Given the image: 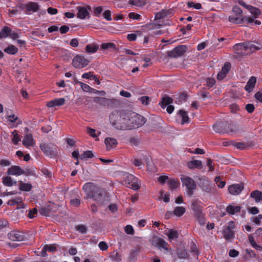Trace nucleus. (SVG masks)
<instances>
[{"mask_svg":"<svg viewBox=\"0 0 262 262\" xmlns=\"http://www.w3.org/2000/svg\"><path fill=\"white\" fill-rule=\"evenodd\" d=\"M83 190L86 194L85 199H93L101 204L104 203L108 196L105 191L93 183H86L83 186Z\"/></svg>","mask_w":262,"mask_h":262,"instance_id":"obj_1","label":"nucleus"},{"mask_svg":"<svg viewBox=\"0 0 262 262\" xmlns=\"http://www.w3.org/2000/svg\"><path fill=\"white\" fill-rule=\"evenodd\" d=\"M110 121L112 125L116 129L128 130L129 128H123L120 126L123 124H129V114L128 113L114 111L110 115Z\"/></svg>","mask_w":262,"mask_h":262,"instance_id":"obj_2","label":"nucleus"},{"mask_svg":"<svg viewBox=\"0 0 262 262\" xmlns=\"http://www.w3.org/2000/svg\"><path fill=\"white\" fill-rule=\"evenodd\" d=\"M128 113L129 114V124L126 123V125L123 124L121 126L122 128L132 129L141 127L145 124L146 119L144 117L135 113Z\"/></svg>","mask_w":262,"mask_h":262,"instance_id":"obj_3","label":"nucleus"},{"mask_svg":"<svg viewBox=\"0 0 262 262\" xmlns=\"http://www.w3.org/2000/svg\"><path fill=\"white\" fill-rule=\"evenodd\" d=\"M201 202L194 200L192 201L191 208L194 212V216L197 219L198 222L201 225H204L205 217L204 214L202 212V209L201 206Z\"/></svg>","mask_w":262,"mask_h":262,"instance_id":"obj_4","label":"nucleus"},{"mask_svg":"<svg viewBox=\"0 0 262 262\" xmlns=\"http://www.w3.org/2000/svg\"><path fill=\"white\" fill-rule=\"evenodd\" d=\"M125 184L127 187L134 190L140 188L141 183L139 179L132 174H127L124 179Z\"/></svg>","mask_w":262,"mask_h":262,"instance_id":"obj_5","label":"nucleus"},{"mask_svg":"<svg viewBox=\"0 0 262 262\" xmlns=\"http://www.w3.org/2000/svg\"><path fill=\"white\" fill-rule=\"evenodd\" d=\"M253 48L255 49H257L250 42L239 43L234 46L233 51L235 54L242 55L248 53V50L249 49L252 51Z\"/></svg>","mask_w":262,"mask_h":262,"instance_id":"obj_6","label":"nucleus"},{"mask_svg":"<svg viewBox=\"0 0 262 262\" xmlns=\"http://www.w3.org/2000/svg\"><path fill=\"white\" fill-rule=\"evenodd\" d=\"M89 63V60L82 55H76L72 60V64L76 69H82Z\"/></svg>","mask_w":262,"mask_h":262,"instance_id":"obj_7","label":"nucleus"},{"mask_svg":"<svg viewBox=\"0 0 262 262\" xmlns=\"http://www.w3.org/2000/svg\"><path fill=\"white\" fill-rule=\"evenodd\" d=\"M230 124L227 122L220 121L217 122L213 125V130L218 133H223L224 132H231L232 130L229 128Z\"/></svg>","mask_w":262,"mask_h":262,"instance_id":"obj_8","label":"nucleus"},{"mask_svg":"<svg viewBox=\"0 0 262 262\" xmlns=\"http://www.w3.org/2000/svg\"><path fill=\"white\" fill-rule=\"evenodd\" d=\"M151 244L160 250H164L167 251H168L167 242L161 238L157 236L153 237L151 239Z\"/></svg>","mask_w":262,"mask_h":262,"instance_id":"obj_9","label":"nucleus"},{"mask_svg":"<svg viewBox=\"0 0 262 262\" xmlns=\"http://www.w3.org/2000/svg\"><path fill=\"white\" fill-rule=\"evenodd\" d=\"M181 180L182 185L187 187L189 190V194L191 195L192 193V190L195 189L196 188V185L193 180L188 177H186L181 178Z\"/></svg>","mask_w":262,"mask_h":262,"instance_id":"obj_10","label":"nucleus"},{"mask_svg":"<svg viewBox=\"0 0 262 262\" xmlns=\"http://www.w3.org/2000/svg\"><path fill=\"white\" fill-rule=\"evenodd\" d=\"M187 48L185 46H180L170 51L168 56L171 58H177L182 56L186 52Z\"/></svg>","mask_w":262,"mask_h":262,"instance_id":"obj_11","label":"nucleus"},{"mask_svg":"<svg viewBox=\"0 0 262 262\" xmlns=\"http://www.w3.org/2000/svg\"><path fill=\"white\" fill-rule=\"evenodd\" d=\"M40 148L43 154L49 157H52L55 155V148L52 146L51 144L41 143L40 144Z\"/></svg>","mask_w":262,"mask_h":262,"instance_id":"obj_12","label":"nucleus"},{"mask_svg":"<svg viewBox=\"0 0 262 262\" xmlns=\"http://www.w3.org/2000/svg\"><path fill=\"white\" fill-rule=\"evenodd\" d=\"M22 143L26 148L34 147L36 144L35 140L33 139L31 134H28L25 135Z\"/></svg>","mask_w":262,"mask_h":262,"instance_id":"obj_13","label":"nucleus"},{"mask_svg":"<svg viewBox=\"0 0 262 262\" xmlns=\"http://www.w3.org/2000/svg\"><path fill=\"white\" fill-rule=\"evenodd\" d=\"M7 173L8 175L18 176L23 174L25 171L20 166L14 165L8 169Z\"/></svg>","mask_w":262,"mask_h":262,"instance_id":"obj_14","label":"nucleus"},{"mask_svg":"<svg viewBox=\"0 0 262 262\" xmlns=\"http://www.w3.org/2000/svg\"><path fill=\"white\" fill-rule=\"evenodd\" d=\"M231 68V64L229 62H226L222 67L221 70L217 75V79L219 80H223L227 75Z\"/></svg>","mask_w":262,"mask_h":262,"instance_id":"obj_15","label":"nucleus"},{"mask_svg":"<svg viewBox=\"0 0 262 262\" xmlns=\"http://www.w3.org/2000/svg\"><path fill=\"white\" fill-rule=\"evenodd\" d=\"M244 189L243 185L241 184H233L228 187L229 193L232 195L239 194Z\"/></svg>","mask_w":262,"mask_h":262,"instance_id":"obj_16","label":"nucleus"},{"mask_svg":"<svg viewBox=\"0 0 262 262\" xmlns=\"http://www.w3.org/2000/svg\"><path fill=\"white\" fill-rule=\"evenodd\" d=\"M66 100L63 98L55 99L47 102V106L48 107H53L55 106H60L63 105Z\"/></svg>","mask_w":262,"mask_h":262,"instance_id":"obj_17","label":"nucleus"},{"mask_svg":"<svg viewBox=\"0 0 262 262\" xmlns=\"http://www.w3.org/2000/svg\"><path fill=\"white\" fill-rule=\"evenodd\" d=\"M228 20L232 24L242 25L244 24V19L242 15L232 14L228 17Z\"/></svg>","mask_w":262,"mask_h":262,"instance_id":"obj_18","label":"nucleus"},{"mask_svg":"<svg viewBox=\"0 0 262 262\" xmlns=\"http://www.w3.org/2000/svg\"><path fill=\"white\" fill-rule=\"evenodd\" d=\"M9 237L13 241H22L24 239V235L20 232L12 231L9 233Z\"/></svg>","mask_w":262,"mask_h":262,"instance_id":"obj_19","label":"nucleus"},{"mask_svg":"<svg viewBox=\"0 0 262 262\" xmlns=\"http://www.w3.org/2000/svg\"><path fill=\"white\" fill-rule=\"evenodd\" d=\"M24 8L28 12L27 14H30V12H35L39 9L38 5L35 2H29L25 5Z\"/></svg>","mask_w":262,"mask_h":262,"instance_id":"obj_20","label":"nucleus"},{"mask_svg":"<svg viewBox=\"0 0 262 262\" xmlns=\"http://www.w3.org/2000/svg\"><path fill=\"white\" fill-rule=\"evenodd\" d=\"M256 82V77L254 76L251 77L250 78L248 81L247 84L245 87V90L249 93L251 92L255 86Z\"/></svg>","mask_w":262,"mask_h":262,"instance_id":"obj_21","label":"nucleus"},{"mask_svg":"<svg viewBox=\"0 0 262 262\" xmlns=\"http://www.w3.org/2000/svg\"><path fill=\"white\" fill-rule=\"evenodd\" d=\"M78 13L77 16L80 19H85L87 16L89 17V13L86 8L79 7L77 8Z\"/></svg>","mask_w":262,"mask_h":262,"instance_id":"obj_22","label":"nucleus"},{"mask_svg":"<svg viewBox=\"0 0 262 262\" xmlns=\"http://www.w3.org/2000/svg\"><path fill=\"white\" fill-rule=\"evenodd\" d=\"M77 83L79 84L82 90L85 92H89L95 94H99L100 93L98 90L91 88L87 84L80 81H77Z\"/></svg>","mask_w":262,"mask_h":262,"instance_id":"obj_23","label":"nucleus"},{"mask_svg":"<svg viewBox=\"0 0 262 262\" xmlns=\"http://www.w3.org/2000/svg\"><path fill=\"white\" fill-rule=\"evenodd\" d=\"M105 144L107 150H110L116 147L117 144L116 140L113 138H106L105 139Z\"/></svg>","mask_w":262,"mask_h":262,"instance_id":"obj_24","label":"nucleus"},{"mask_svg":"<svg viewBox=\"0 0 262 262\" xmlns=\"http://www.w3.org/2000/svg\"><path fill=\"white\" fill-rule=\"evenodd\" d=\"M8 121L11 123H13V127H16L22 123L21 120L16 116L14 114H11L8 117Z\"/></svg>","mask_w":262,"mask_h":262,"instance_id":"obj_25","label":"nucleus"},{"mask_svg":"<svg viewBox=\"0 0 262 262\" xmlns=\"http://www.w3.org/2000/svg\"><path fill=\"white\" fill-rule=\"evenodd\" d=\"M245 7L253 16L254 18H257L261 13L260 10L256 7L250 5H246Z\"/></svg>","mask_w":262,"mask_h":262,"instance_id":"obj_26","label":"nucleus"},{"mask_svg":"<svg viewBox=\"0 0 262 262\" xmlns=\"http://www.w3.org/2000/svg\"><path fill=\"white\" fill-rule=\"evenodd\" d=\"M165 234L167 236L170 241L176 239L178 237V232L174 230L168 229L165 230Z\"/></svg>","mask_w":262,"mask_h":262,"instance_id":"obj_27","label":"nucleus"},{"mask_svg":"<svg viewBox=\"0 0 262 262\" xmlns=\"http://www.w3.org/2000/svg\"><path fill=\"white\" fill-rule=\"evenodd\" d=\"M3 183L6 186H12L16 185L17 182L13 180V179L9 176H6L3 179Z\"/></svg>","mask_w":262,"mask_h":262,"instance_id":"obj_28","label":"nucleus"},{"mask_svg":"<svg viewBox=\"0 0 262 262\" xmlns=\"http://www.w3.org/2000/svg\"><path fill=\"white\" fill-rule=\"evenodd\" d=\"M167 184L170 189L174 190L180 186V183L177 179H170L168 181Z\"/></svg>","mask_w":262,"mask_h":262,"instance_id":"obj_29","label":"nucleus"},{"mask_svg":"<svg viewBox=\"0 0 262 262\" xmlns=\"http://www.w3.org/2000/svg\"><path fill=\"white\" fill-rule=\"evenodd\" d=\"M241 209V207L238 206L229 205L226 208V211L228 214L233 215L235 213L239 212Z\"/></svg>","mask_w":262,"mask_h":262,"instance_id":"obj_30","label":"nucleus"},{"mask_svg":"<svg viewBox=\"0 0 262 262\" xmlns=\"http://www.w3.org/2000/svg\"><path fill=\"white\" fill-rule=\"evenodd\" d=\"M99 46L95 44H89L85 48V52L89 54L94 53L98 51Z\"/></svg>","mask_w":262,"mask_h":262,"instance_id":"obj_31","label":"nucleus"},{"mask_svg":"<svg viewBox=\"0 0 262 262\" xmlns=\"http://www.w3.org/2000/svg\"><path fill=\"white\" fill-rule=\"evenodd\" d=\"M187 166L190 169L195 168H201L202 167V162L200 160H193L187 163Z\"/></svg>","mask_w":262,"mask_h":262,"instance_id":"obj_32","label":"nucleus"},{"mask_svg":"<svg viewBox=\"0 0 262 262\" xmlns=\"http://www.w3.org/2000/svg\"><path fill=\"white\" fill-rule=\"evenodd\" d=\"M11 141L14 145H17L20 141V137L18 135V132L16 130L11 133Z\"/></svg>","mask_w":262,"mask_h":262,"instance_id":"obj_33","label":"nucleus"},{"mask_svg":"<svg viewBox=\"0 0 262 262\" xmlns=\"http://www.w3.org/2000/svg\"><path fill=\"white\" fill-rule=\"evenodd\" d=\"M185 207L183 206H177L174 208L172 213L174 215L180 217L182 216L185 213Z\"/></svg>","mask_w":262,"mask_h":262,"instance_id":"obj_34","label":"nucleus"},{"mask_svg":"<svg viewBox=\"0 0 262 262\" xmlns=\"http://www.w3.org/2000/svg\"><path fill=\"white\" fill-rule=\"evenodd\" d=\"M250 196L254 199L256 202H259L262 200V193L258 190L253 191L251 193Z\"/></svg>","mask_w":262,"mask_h":262,"instance_id":"obj_35","label":"nucleus"},{"mask_svg":"<svg viewBox=\"0 0 262 262\" xmlns=\"http://www.w3.org/2000/svg\"><path fill=\"white\" fill-rule=\"evenodd\" d=\"M172 102V99L169 97H165L162 98V100L160 103V105L163 108H165L167 106L170 105Z\"/></svg>","mask_w":262,"mask_h":262,"instance_id":"obj_36","label":"nucleus"},{"mask_svg":"<svg viewBox=\"0 0 262 262\" xmlns=\"http://www.w3.org/2000/svg\"><path fill=\"white\" fill-rule=\"evenodd\" d=\"M4 52L8 54L14 55L18 52V49L14 45H11L4 49Z\"/></svg>","mask_w":262,"mask_h":262,"instance_id":"obj_37","label":"nucleus"},{"mask_svg":"<svg viewBox=\"0 0 262 262\" xmlns=\"http://www.w3.org/2000/svg\"><path fill=\"white\" fill-rule=\"evenodd\" d=\"M94 157V155L92 151L88 150L84 151L79 156V159L82 160H86L88 159L92 158Z\"/></svg>","mask_w":262,"mask_h":262,"instance_id":"obj_38","label":"nucleus"},{"mask_svg":"<svg viewBox=\"0 0 262 262\" xmlns=\"http://www.w3.org/2000/svg\"><path fill=\"white\" fill-rule=\"evenodd\" d=\"M19 189L21 191H29L31 190L32 186L30 183H25L22 181L19 182Z\"/></svg>","mask_w":262,"mask_h":262,"instance_id":"obj_39","label":"nucleus"},{"mask_svg":"<svg viewBox=\"0 0 262 262\" xmlns=\"http://www.w3.org/2000/svg\"><path fill=\"white\" fill-rule=\"evenodd\" d=\"M11 29L10 28L5 26L3 28V29L0 31V35L1 38H6L9 36V34L10 33Z\"/></svg>","mask_w":262,"mask_h":262,"instance_id":"obj_40","label":"nucleus"},{"mask_svg":"<svg viewBox=\"0 0 262 262\" xmlns=\"http://www.w3.org/2000/svg\"><path fill=\"white\" fill-rule=\"evenodd\" d=\"M21 198L19 196L15 197L9 200L7 204L10 206H14L15 205H19V203L21 202Z\"/></svg>","mask_w":262,"mask_h":262,"instance_id":"obj_41","label":"nucleus"},{"mask_svg":"<svg viewBox=\"0 0 262 262\" xmlns=\"http://www.w3.org/2000/svg\"><path fill=\"white\" fill-rule=\"evenodd\" d=\"M43 250L45 251L42 252V256H45L46 251L54 252L57 250V248L55 245H46L45 246Z\"/></svg>","mask_w":262,"mask_h":262,"instance_id":"obj_42","label":"nucleus"},{"mask_svg":"<svg viewBox=\"0 0 262 262\" xmlns=\"http://www.w3.org/2000/svg\"><path fill=\"white\" fill-rule=\"evenodd\" d=\"M130 4L138 7H142L146 3V0H129Z\"/></svg>","mask_w":262,"mask_h":262,"instance_id":"obj_43","label":"nucleus"},{"mask_svg":"<svg viewBox=\"0 0 262 262\" xmlns=\"http://www.w3.org/2000/svg\"><path fill=\"white\" fill-rule=\"evenodd\" d=\"M179 114L182 117V124L188 123L189 121V118L186 112L182 110H180L179 111Z\"/></svg>","mask_w":262,"mask_h":262,"instance_id":"obj_44","label":"nucleus"},{"mask_svg":"<svg viewBox=\"0 0 262 262\" xmlns=\"http://www.w3.org/2000/svg\"><path fill=\"white\" fill-rule=\"evenodd\" d=\"M248 239L250 243L252 245L253 247L255 248L256 250H260L261 249V247L259 245H258L256 242H255L253 237L251 235H249L248 236Z\"/></svg>","mask_w":262,"mask_h":262,"instance_id":"obj_45","label":"nucleus"},{"mask_svg":"<svg viewBox=\"0 0 262 262\" xmlns=\"http://www.w3.org/2000/svg\"><path fill=\"white\" fill-rule=\"evenodd\" d=\"M87 132L92 137H97L100 134V132L99 131H96L95 129L90 127H88Z\"/></svg>","mask_w":262,"mask_h":262,"instance_id":"obj_46","label":"nucleus"},{"mask_svg":"<svg viewBox=\"0 0 262 262\" xmlns=\"http://www.w3.org/2000/svg\"><path fill=\"white\" fill-rule=\"evenodd\" d=\"M179 258L186 259L188 257V254L186 250H182L178 252Z\"/></svg>","mask_w":262,"mask_h":262,"instance_id":"obj_47","label":"nucleus"},{"mask_svg":"<svg viewBox=\"0 0 262 262\" xmlns=\"http://www.w3.org/2000/svg\"><path fill=\"white\" fill-rule=\"evenodd\" d=\"M20 34V31H12V30H11L10 33L9 34V36L12 39L15 40L19 37Z\"/></svg>","mask_w":262,"mask_h":262,"instance_id":"obj_48","label":"nucleus"},{"mask_svg":"<svg viewBox=\"0 0 262 262\" xmlns=\"http://www.w3.org/2000/svg\"><path fill=\"white\" fill-rule=\"evenodd\" d=\"M124 231L127 234L133 235L134 234V230L132 226L128 225L124 228Z\"/></svg>","mask_w":262,"mask_h":262,"instance_id":"obj_49","label":"nucleus"},{"mask_svg":"<svg viewBox=\"0 0 262 262\" xmlns=\"http://www.w3.org/2000/svg\"><path fill=\"white\" fill-rule=\"evenodd\" d=\"M101 48L104 50H106L109 48L114 49L115 48V46L114 43L112 42L104 43L102 44Z\"/></svg>","mask_w":262,"mask_h":262,"instance_id":"obj_50","label":"nucleus"},{"mask_svg":"<svg viewBox=\"0 0 262 262\" xmlns=\"http://www.w3.org/2000/svg\"><path fill=\"white\" fill-rule=\"evenodd\" d=\"M169 180L168 177L166 175L161 176L158 178V182L161 184H164L166 182H168Z\"/></svg>","mask_w":262,"mask_h":262,"instance_id":"obj_51","label":"nucleus"},{"mask_svg":"<svg viewBox=\"0 0 262 262\" xmlns=\"http://www.w3.org/2000/svg\"><path fill=\"white\" fill-rule=\"evenodd\" d=\"M188 6L189 8H194L195 9H200L201 8V5L200 3H194L193 2H188Z\"/></svg>","mask_w":262,"mask_h":262,"instance_id":"obj_52","label":"nucleus"},{"mask_svg":"<svg viewBox=\"0 0 262 262\" xmlns=\"http://www.w3.org/2000/svg\"><path fill=\"white\" fill-rule=\"evenodd\" d=\"M76 229L77 231L82 234L85 233L87 231V229L86 227L83 225H80L76 226Z\"/></svg>","mask_w":262,"mask_h":262,"instance_id":"obj_53","label":"nucleus"},{"mask_svg":"<svg viewBox=\"0 0 262 262\" xmlns=\"http://www.w3.org/2000/svg\"><path fill=\"white\" fill-rule=\"evenodd\" d=\"M262 219V214H258L257 216L253 217L252 221L255 224L259 225L260 223V220Z\"/></svg>","mask_w":262,"mask_h":262,"instance_id":"obj_54","label":"nucleus"},{"mask_svg":"<svg viewBox=\"0 0 262 262\" xmlns=\"http://www.w3.org/2000/svg\"><path fill=\"white\" fill-rule=\"evenodd\" d=\"M160 196L162 198L165 203H168L170 201V195L168 194H164L162 191L160 192Z\"/></svg>","mask_w":262,"mask_h":262,"instance_id":"obj_55","label":"nucleus"},{"mask_svg":"<svg viewBox=\"0 0 262 262\" xmlns=\"http://www.w3.org/2000/svg\"><path fill=\"white\" fill-rule=\"evenodd\" d=\"M103 16L107 20L110 21L112 19L111 17V12L110 10H105L103 13Z\"/></svg>","mask_w":262,"mask_h":262,"instance_id":"obj_56","label":"nucleus"},{"mask_svg":"<svg viewBox=\"0 0 262 262\" xmlns=\"http://www.w3.org/2000/svg\"><path fill=\"white\" fill-rule=\"evenodd\" d=\"M233 232L232 231H229L227 229L224 232V237L227 239H231L233 236Z\"/></svg>","mask_w":262,"mask_h":262,"instance_id":"obj_57","label":"nucleus"},{"mask_svg":"<svg viewBox=\"0 0 262 262\" xmlns=\"http://www.w3.org/2000/svg\"><path fill=\"white\" fill-rule=\"evenodd\" d=\"M129 18L133 19L135 20H139L140 19L141 15L139 14L135 13L134 12H130L128 14Z\"/></svg>","mask_w":262,"mask_h":262,"instance_id":"obj_58","label":"nucleus"},{"mask_svg":"<svg viewBox=\"0 0 262 262\" xmlns=\"http://www.w3.org/2000/svg\"><path fill=\"white\" fill-rule=\"evenodd\" d=\"M133 163L135 166L139 167V168H141V167L144 165L142 161L141 160L138 159H135L134 160Z\"/></svg>","mask_w":262,"mask_h":262,"instance_id":"obj_59","label":"nucleus"},{"mask_svg":"<svg viewBox=\"0 0 262 262\" xmlns=\"http://www.w3.org/2000/svg\"><path fill=\"white\" fill-rule=\"evenodd\" d=\"M112 258L113 260H115L116 261H119L121 260V255L119 254V253L117 252H114L112 255Z\"/></svg>","mask_w":262,"mask_h":262,"instance_id":"obj_60","label":"nucleus"},{"mask_svg":"<svg viewBox=\"0 0 262 262\" xmlns=\"http://www.w3.org/2000/svg\"><path fill=\"white\" fill-rule=\"evenodd\" d=\"M139 100L144 105H147L149 101V98L147 96H142L139 98Z\"/></svg>","mask_w":262,"mask_h":262,"instance_id":"obj_61","label":"nucleus"},{"mask_svg":"<svg viewBox=\"0 0 262 262\" xmlns=\"http://www.w3.org/2000/svg\"><path fill=\"white\" fill-rule=\"evenodd\" d=\"M232 11L233 13L232 14L242 15V10L239 7H238L237 6H235L233 8Z\"/></svg>","mask_w":262,"mask_h":262,"instance_id":"obj_62","label":"nucleus"},{"mask_svg":"<svg viewBox=\"0 0 262 262\" xmlns=\"http://www.w3.org/2000/svg\"><path fill=\"white\" fill-rule=\"evenodd\" d=\"M70 204L74 207H77L80 204V201L78 199H74L70 201Z\"/></svg>","mask_w":262,"mask_h":262,"instance_id":"obj_63","label":"nucleus"},{"mask_svg":"<svg viewBox=\"0 0 262 262\" xmlns=\"http://www.w3.org/2000/svg\"><path fill=\"white\" fill-rule=\"evenodd\" d=\"M98 246L99 248L102 251H105L108 248L107 244L104 242H100L99 243Z\"/></svg>","mask_w":262,"mask_h":262,"instance_id":"obj_64","label":"nucleus"}]
</instances>
